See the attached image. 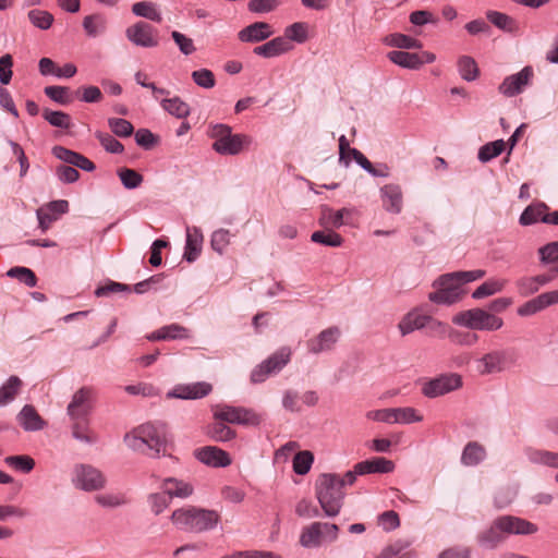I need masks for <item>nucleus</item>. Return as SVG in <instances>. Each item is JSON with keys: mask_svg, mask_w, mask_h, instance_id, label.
<instances>
[{"mask_svg": "<svg viewBox=\"0 0 558 558\" xmlns=\"http://www.w3.org/2000/svg\"><path fill=\"white\" fill-rule=\"evenodd\" d=\"M485 274V270L476 269L442 275L435 281L436 291L429 294V300L439 304H453L463 296V284L481 279Z\"/></svg>", "mask_w": 558, "mask_h": 558, "instance_id": "f257e3e1", "label": "nucleus"}, {"mask_svg": "<svg viewBox=\"0 0 558 558\" xmlns=\"http://www.w3.org/2000/svg\"><path fill=\"white\" fill-rule=\"evenodd\" d=\"M166 429L161 424H142L124 436V442L130 449L153 456L166 451Z\"/></svg>", "mask_w": 558, "mask_h": 558, "instance_id": "f03ea898", "label": "nucleus"}, {"mask_svg": "<svg viewBox=\"0 0 558 558\" xmlns=\"http://www.w3.org/2000/svg\"><path fill=\"white\" fill-rule=\"evenodd\" d=\"M170 519L182 531L201 533L213 530L219 523L220 515L215 510L187 506L175 509Z\"/></svg>", "mask_w": 558, "mask_h": 558, "instance_id": "7ed1b4c3", "label": "nucleus"}, {"mask_svg": "<svg viewBox=\"0 0 558 558\" xmlns=\"http://www.w3.org/2000/svg\"><path fill=\"white\" fill-rule=\"evenodd\" d=\"M345 480L336 474H323L316 482V497L328 517H336L342 507Z\"/></svg>", "mask_w": 558, "mask_h": 558, "instance_id": "20e7f679", "label": "nucleus"}, {"mask_svg": "<svg viewBox=\"0 0 558 558\" xmlns=\"http://www.w3.org/2000/svg\"><path fill=\"white\" fill-rule=\"evenodd\" d=\"M211 137L216 141L213 148L222 155H236L251 144V138L243 134H232L231 129L223 124L215 125Z\"/></svg>", "mask_w": 558, "mask_h": 558, "instance_id": "39448f33", "label": "nucleus"}, {"mask_svg": "<svg viewBox=\"0 0 558 558\" xmlns=\"http://www.w3.org/2000/svg\"><path fill=\"white\" fill-rule=\"evenodd\" d=\"M453 324L475 330L494 331L502 327L504 320L482 308H472L458 313Z\"/></svg>", "mask_w": 558, "mask_h": 558, "instance_id": "423d86ee", "label": "nucleus"}, {"mask_svg": "<svg viewBox=\"0 0 558 558\" xmlns=\"http://www.w3.org/2000/svg\"><path fill=\"white\" fill-rule=\"evenodd\" d=\"M475 364L480 375L501 373L513 364V354L509 349L493 350L477 359Z\"/></svg>", "mask_w": 558, "mask_h": 558, "instance_id": "0eeeda50", "label": "nucleus"}, {"mask_svg": "<svg viewBox=\"0 0 558 558\" xmlns=\"http://www.w3.org/2000/svg\"><path fill=\"white\" fill-rule=\"evenodd\" d=\"M72 483L85 492L99 490L106 485L105 475L89 464H77L73 469Z\"/></svg>", "mask_w": 558, "mask_h": 558, "instance_id": "6e6552de", "label": "nucleus"}, {"mask_svg": "<svg viewBox=\"0 0 558 558\" xmlns=\"http://www.w3.org/2000/svg\"><path fill=\"white\" fill-rule=\"evenodd\" d=\"M214 417L216 421L244 425H258L262 421V416L253 410L226 404L215 407Z\"/></svg>", "mask_w": 558, "mask_h": 558, "instance_id": "1a4fd4ad", "label": "nucleus"}, {"mask_svg": "<svg viewBox=\"0 0 558 558\" xmlns=\"http://www.w3.org/2000/svg\"><path fill=\"white\" fill-rule=\"evenodd\" d=\"M338 530L336 524L315 522L303 530L300 542L305 547L319 546L323 541L333 542Z\"/></svg>", "mask_w": 558, "mask_h": 558, "instance_id": "9d476101", "label": "nucleus"}, {"mask_svg": "<svg viewBox=\"0 0 558 558\" xmlns=\"http://www.w3.org/2000/svg\"><path fill=\"white\" fill-rule=\"evenodd\" d=\"M96 398L95 389L92 387H82L73 395L66 408L70 418L88 417L93 411Z\"/></svg>", "mask_w": 558, "mask_h": 558, "instance_id": "9b49d317", "label": "nucleus"}, {"mask_svg": "<svg viewBox=\"0 0 558 558\" xmlns=\"http://www.w3.org/2000/svg\"><path fill=\"white\" fill-rule=\"evenodd\" d=\"M126 38L136 46L154 48L159 45L158 31L150 24L140 21L125 29Z\"/></svg>", "mask_w": 558, "mask_h": 558, "instance_id": "f8f14e48", "label": "nucleus"}, {"mask_svg": "<svg viewBox=\"0 0 558 558\" xmlns=\"http://www.w3.org/2000/svg\"><path fill=\"white\" fill-rule=\"evenodd\" d=\"M461 386L462 378L460 375L446 374L425 383L422 388V392L428 398H437L451 392Z\"/></svg>", "mask_w": 558, "mask_h": 558, "instance_id": "ddd939ff", "label": "nucleus"}, {"mask_svg": "<svg viewBox=\"0 0 558 558\" xmlns=\"http://www.w3.org/2000/svg\"><path fill=\"white\" fill-rule=\"evenodd\" d=\"M519 222L521 226H531L537 222L558 225V210L549 213V207L545 203H532L523 210Z\"/></svg>", "mask_w": 558, "mask_h": 558, "instance_id": "4468645a", "label": "nucleus"}, {"mask_svg": "<svg viewBox=\"0 0 558 558\" xmlns=\"http://www.w3.org/2000/svg\"><path fill=\"white\" fill-rule=\"evenodd\" d=\"M534 72L531 66L523 68L519 73L507 76L499 85L498 90L507 97H513L530 85Z\"/></svg>", "mask_w": 558, "mask_h": 558, "instance_id": "2eb2a0df", "label": "nucleus"}, {"mask_svg": "<svg viewBox=\"0 0 558 558\" xmlns=\"http://www.w3.org/2000/svg\"><path fill=\"white\" fill-rule=\"evenodd\" d=\"M341 331L338 327H329L320 331L316 337L310 339L306 343L310 353L319 354L330 351L339 340Z\"/></svg>", "mask_w": 558, "mask_h": 558, "instance_id": "dca6fc26", "label": "nucleus"}, {"mask_svg": "<svg viewBox=\"0 0 558 558\" xmlns=\"http://www.w3.org/2000/svg\"><path fill=\"white\" fill-rule=\"evenodd\" d=\"M213 387L210 384L205 381L194 384H182L177 385L167 395L168 398L178 399H201L210 393Z\"/></svg>", "mask_w": 558, "mask_h": 558, "instance_id": "f3484780", "label": "nucleus"}, {"mask_svg": "<svg viewBox=\"0 0 558 558\" xmlns=\"http://www.w3.org/2000/svg\"><path fill=\"white\" fill-rule=\"evenodd\" d=\"M506 538L507 533L505 532L501 517L495 519L488 529L482 531L477 535V542L480 545L488 549L496 548L498 545L504 543Z\"/></svg>", "mask_w": 558, "mask_h": 558, "instance_id": "a211bd4d", "label": "nucleus"}, {"mask_svg": "<svg viewBox=\"0 0 558 558\" xmlns=\"http://www.w3.org/2000/svg\"><path fill=\"white\" fill-rule=\"evenodd\" d=\"M383 207L390 214H400L403 208V193L400 185L395 183L385 184L380 189Z\"/></svg>", "mask_w": 558, "mask_h": 558, "instance_id": "6ab92c4d", "label": "nucleus"}, {"mask_svg": "<svg viewBox=\"0 0 558 558\" xmlns=\"http://www.w3.org/2000/svg\"><path fill=\"white\" fill-rule=\"evenodd\" d=\"M557 303L558 290L545 292L521 305L518 308V314L520 316H531Z\"/></svg>", "mask_w": 558, "mask_h": 558, "instance_id": "aec40b11", "label": "nucleus"}, {"mask_svg": "<svg viewBox=\"0 0 558 558\" xmlns=\"http://www.w3.org/2000/svg\"><path fill=\"white\" fill-rule=\"evenodd\" d=\"M275 33L272 26L266 22H255L241 29L238 38L242 43H259Z\"/></svg>", "mask_w": 558, "mask_h": 558, "instance_id": "412c9836", "label": "nucleus"}, {"mask_svg": "<svg viewBox=\"0 0 558 558\" xmlns=\"http://www.w3.org/2000/svg\"><path fill=\"white\" fill-rule=\"evenodd\" d=\"M505 532L508 535H532L538 531V526L525 519L514 515H501Z\"/></svg>", "mask_w": 558, "mask_h": 558, "instance_id": "4be33fe9", "label": "nucleus"}, {"mask_svg": "<svg viewBox=\"0 0 558 558\" xmlns=\"http://www.w3.org/2000/svg\"><path fill=\"white\" fill-rule=\"evenodd\" d=\"M52 154L56 158L85 171H93L95 169L94 162L88 158L63 146H54Z\"/></svg>", "mask_w": 558, "mask_h": 558, "instance_id": "5701e85b", "label": "nucleus"}, {"mask_svg": "<svg viewBox=\"0 0 558 558\" xmlns=\"http://www.w3.org/2000/svg\"><path fill=\"white\" fill-rule=\"evenodd\" d=\"M291 43L282 36L275 37L264 45L254 48V53L264 58H274L290 51Z\"/></svg>", "mask_w": 558, "mask_h": 558, "instance_id": "b1692460", "label": "nucleus"}, {"mask_svg": "<svg viewBox=\"0 0 558 558\" xmlns=\"http://www.w3.org/2000/svg\"><path fill=\"white\" fill-rule=\"evenodd\" d=\"M196 457L203 463L215 468L231 464L229 454L218 447H204L197 451Z\"/></svg>", "mask_w": 558, "mask_h": 558, "instance_id": "393cba45", "label": "nucleus"}, {"mask_svg": "<svg viewBox=\"0 0 558 558\" xmlns=\"http://www.w3.org/2000/svg\"><path fill=\"white\" fill-rule=\"evenodd\" d=\"M204 236L202 230L197 227H186V244L184 258L192 263L202 252Z\"/></svg>", "mask_w": 558, "mask_h": 558, "instance_id": "a878e982", "label": "nucleus"}, {"mask_svg": "<svg viewBox=\"0 0 558 558\" xmlns=\"http://www.w3.org/2000/svg\"><path fill=\"white\" fill-rule=\"evenodd\" d=\"M429 322V315L421 314L418 311H411L401 318L398 328L402 336H407L414 330L425 328Z\"/></svg>", "mask_w": 558, "mask_h": 558, "instance_id": "bb28decb", "label": "nucleus"}, {"mask_svg": "<svg viewBox=\"0 0 558 558\" xmlns=\"http://www.w3.org/2000/svg\"><path fill=\"white\" fill-rule=\"evenodd\" d=\"M393 469V462L383 457H376L355 464V472L359 473V475L369 473H390Z\"/></svg>", "mask_w": 558, "mask_h": 558, "instance_id": "cd10ccee", "label": "nucleus"}, {"mask_svg": "<svg viewBox=\"0 0 558 558\" xmlns=\"http://www.w3.org/2000/svg\"><path fill=\"white\" fill-rule=\"evenodd\" d=\"M187 338H190V330L179 324L163 326L151 332L149 336H147V339L151 341L177 340Z\"/></svg>", "mask_w": 558, "mask_h": 558, "instance_id": "c85d7f7f", "label": "nucleus"}, {"mask_svg": "<svg viewBox=\"0 0 558 558\" xmlns=\"http://www.w3.org/2000/svg\"><path fill=\"white\" fill-rule=\"evenodd\" d=\"M553 280L550 275H537L533 277H522L517 282L518 292L527 296L537 292L543 286L547 284Z\"/></svg>", "mask_w": 558, "mask_h": 558, "instance_id": "c756f323", "label": "nucleus"}, {"mask_svg": "<svg viewBox=\"0 0 558 558\" xmlns=\"http://www.w3.org/2000/svg\"><path fill=\"white\" fill-rule=\"evenodd\" d=\"M161 488L163 493L172 498H187L193 494V486L186 482L174 477H167L162 481Z\"/></svg>", "mask_w": 558, "mask_h": 558, "instance_id": "7c9ffc66", "label": "nucleus"}, {"mask_svg": "<svg viewBox=\"0 0 558 558\" xmlns=\"http://www.w3.org/2000/svg\"><path fill=\"white\" fill-rule=\"evenodd\" d=\"M72 436L83 442L94 444L97 440L96 434L89 427L88 417L70 418Z\"/></svg>", "mask_w": 558, "mask_h": 558, "instance_id": "2f4dec72", "label": "nucleus"}, {"mask_svg": "<svg viewBox=\"0 0 558 558\" xmlns=\"http://www.w3.org/2000/svg\"><path fill=\"white\" fill-rule=\"evenodd\" d=\"M20 425L25 430H39L45 423L34 407L25 405L17 415Z\"/></svg>", "mask_w": 558, "mask_h": 558, "instance_id": "473e14b6", "label": "nucleus"}, {"mask_svg": "<svg viewBox=\"0 0 558 558\" xmlns=\"http://www.w3.org/2000/svg\"><path fill=\"white\" fill-rule=\"evenodd\" d=\"M486 457V449L477 441H470L463 449L461 456L462 464L473 466L482 462Z\"/></svg>", "mask_w": 558, "mask_h": 558, "instance_id": "72a5a7b5", "label": "nucleus"}, {"mask_svg": "<svg viewBox=\"0 0 558 558\" xmlns=\"http://www.w3.org/2000/svg\"><path fill=\"white\" fill-rule=\"evenodd\" d=\"M107 24L106 16L99 13L86 15L83 19V28L89 37H97L105 34Z\"/></svg>", "mask_w": 558, "mask_h": 558, "instance_id": "f704fd0d", "label": "nucleus"}, {"mask_svg": "<svg viewBox=\"0 0 558 558\" xmlns=\"http://www.w3.org/2000/svg\"><path fill=\"white\" fill-rule=\"evenodd\" d=\"M525 453L532 463L558 469V452L527 448Z\"/></svg>", "mask_w": 558, "mask_h": 558, "instance_id": "c9c22d12", "label": "nucleus"}, {"mask_svg": "<svg viewBox=\"0 0 558 558\" xmlns=\"http://www.w3.org/2000/svg\"><path fill=\"white\" fill-rule=\"evenodd\" d=\"M132 13L136 16H141L156 23H160L162 21V16L157 4L151 1L135 2L132 5Z\"/></svg>", "mask_w": 558, "mask_h": 558, "instance_id": "e433bc0d", "label": "nucleus"}, {"mask_svg": "<svg viewBox=\"0 0 558 558\" xmlns=\"http://www.w3.org/2000/svg\"><path fill=\"white\" fill-rule=\"evenodd\" d=\"M387 57L392 63H395L399 66L410 69V70L420 69V60H418L417 53H415V52L392 50V51L388 52Z\"/></svg>", "mask_w": 558, "mask_h": 558, "instance_id": "4c0bfd02", "label": "nucleus"}, {"mask_svg": "<svg viewBox=\"0 0 558 558\" xmlns=\"http://www.w3.org/2000/svg\"><path fill=\"white\" fill-rule=\"evenodd\" d=\"M22 385L23 383L17 376H11L0 387V407L7 405L8 403L12 402L19 395Z\"/></svg>", "mask_w": 558, "mask_h": 558, "instance_id": "58836bf2", "label": "nucleus"}, {"mask_svg": "<svg viewBox=\"0 0 558 558\" xmlns=\"http://www.w3.org/2000/svg\"><path fill=\"white\" fill-rule=\"evenodd\" d=\"M349 214L350 210L348 208L335 211L332 208L325 206L322 209L320 223L326 227L340 228L344 223V216Z\"/></svg>", "mask_w": 558, "mask_h": 558, "instance_id": "ea45409f", "label": "nucleus"}, {"mask_svg": "<svg viewBox=\"0 0 558 558\" xmlns=\"http://www.w3.org/2000/svg\"><path fill=\"white\" fill-rule=\"evenodd\" d=\"M291 349L288 347H282L274 354H271L264 363L267 367L272 372V374L281 371L291 359Z\"/></svg>", "mask_w": 558, "mask_h": 558, "instance_id": "a19ab883", "label": "nucleus"}, {"mask_svg": "<svg viewBox=\"0 0 558 558\" xmlns=\"http://www.w3.org/2000/svg\"><path fill=\"white\" fill-rule=\"evenodd\" d=\"M487 19L498 28L509 32L515 33L519 31L518 23L505 13H500L497 11H490L487 13Z\"/></svg>", "mask_w": 558, "mask_h": 558, "instance_id": "79ce46f5", "label": "nucleus"}, {"mask_svg": "<svg viewBox=\"0 0 558 558\" xmlns=\"http://www.w3.org/2000/svg\"><path fill=\"white\" fill-rule=\"evenodd\" d=\"M161 107L179 119L185 118L190 113L189 105L179 97L163 99L161 101Z\"/></svg>", "mask_w": 558, "mask_h": 558, "instance_id": "37998d69", "label": "nucleus"}, {"mask_svg": "<svg viewBox=\"0 0 558 558\" xmlns=\"http://www.w3.org/2000/svg\"><path fill=\"white\" fill-rule=\"evenodd\" d=\"M312 241L326 246L338 247L341 246L343 239L342 236L331 229L323 231H315L312 236Z\"/></svg>", "mask_w": 558, "mask_h": 558, "instance_id": "c03bdc74", "label": "nucleus"}, {"mask_svg": "<svg viewBox=\"0 0 558 558\" xmlns=\"http://www.w3.org/2000/svg\"><path fill=\"white\" fill-rule=\"evenodd\" d=\"M507 284L506 279H490L482 283L472 294L474 299H482L502 291Z\"/></svg>", "mask_w": 558, "mask_h": 558, "instance_id": "a18cd8bd", "label": "nucleus"}, {"mask_svg": "<svg viewBox=\"0 0 558 558\" xmlns=\"http://www.w3.org/2000/svg\"><path fill=\"white\" fill-rule=\"evenodd\" d=\"M458 69L462 78L469 82L476 80L480 73L475 60L468 56L458 60Z\"/></svg>", "mask_w": 558, "mask_h": 558, "instance_id": "49530a36", "label": "nucleus"}, {"mask_svg": "<svg viewBox=\"0 0 558 558\" xmlns=\"http://www.w3.org/2000/svg\"><path fill=\"white\" fill-rule=\"evenodd\" d=\"M307 24L304 22H295L284 29V38L287 40L296 41L299 44L305 43L307 40Z\"/></svg>", "mask_w": 558, "mask_h": 558, "instance_id": "de8ad7c7", "label": "nucleus"}, {"mask_svg": "<svg viewBox=\"0 0 558 558\" xmlns=\"http://www.w3.org/2000/svg\"><path fill=\"white\" fill-rule=\"evenodd\" d=\"M386 40L388 45L401 49H420L423 46L420 40L404 34H392Z\"/></svg>", "mask_w": 558, "mask_h": 558, "instance_id": "09e8293b", "label": "nucleus"}, {"mask_svg": "<svg viewBox=\"0 0 558 558\" xmlns=\"http://www.w3.org/2000/svg\"><path fill=\"white\" fill-rule=\"evenodd\" d=\"M314 462V454L308 451H300L293 458V471L296 474L304 475L310 472Z\"/></svg>", "mask_w": 558, "mask_h": 558, "instance_id": "8fccbe9b", "label": "nucleus"}, {"mask_svg": "<svg viewBox=\"0 0 558 558\" xmlns=\"http://www.w3.org/2000/svg\"><path fill=\"white\" fill-rule=\"evenodd\" d=\"M505 145L506 144L502 140L485 144L480 148L478 159L482 162H487L492 160L493 158L499 156L504 151Z\"/></svg>", "mask_w": 558, "mask_h": 558, "instance_id": "3c124183", "label": "nucleus"}, {"mask_svg": "<svg viewBox=\"0 0 558 558\" xmlns=\"http://www.w3.org/2000/svg\"><path fill=\"white\" fill-rule=\"evenodd\" d=\"M423 416L413 408H396L393 409V424H410L421 422Z\"/></svg>", "mask_w": 558, "mask_h": 558, "instance_id": "603ef678", "label": "nucleus"}, {"mask_svg": "<svg viewBox=\"0 0 558 558\" xmlns=\"http://www.w3.org/2000/svg\"><path fill=\"white\" fill-rule=\"evenodd\" d=\"M95 500L104 508H117L128 502L125 495L122 493L100 494L95 497Z\"/></svg>", "mask_w": 558, "mask_h": 558, "instance_id": "864d4df0", "label": "nucleus"}, {"mask_svg": "<svg viewBox=\"0 0 558 558\" xmlns=\"http://www.w3.org/2000/svg\"><path fill=\"white\" fill-rule=\"evenodd\" d=\"M28 20L34 26L40 29H48L51 27L54 19L48 11L34 9L28 12Z\"/></svg>", "mask_w": 558, "mask_h": 558, "instance_id": "5fc2aeb1", "label": "nucleus"}, {"mask_svg": "<svg viewBox=\"0 0 558 558\" xmlns=\"http://www.w3.org/2000/svg\"><path fill=\"white\" fill-rule=\"evenodd\" d=\"M8 276L17 279L29 288L37 283L35 272L26 267H13L8 271Z\"/></svg>", "mask_w": 558, "mask_h": 558, "instance_id": "6e6d98bb", "label": "nucleus"}, {"mask_svg": "<svg viewBox=\"0 0 558 558\" xmlns=\"http://www.w3.org/2000/svg\"><path fill=\"white\" fill-rule=\"evenodd\" d=\"M43 116L53 126L61 129H69L71 126V118L65 112L45 109Z\"/></svg>", "mask_w": 558, "mask_h": 558, "instance_id": "4d7b16f0", "label": "nucleus"}, {"mask_svg": "<svg viewBox=\"0 0 558 558\" xmlns=\"http://www.w3.org/2000/svg\"><path fill=\"white\" fill-rule=\"evenodd\" d=\"M210 437L216 441H228L235 435L234 430L223 424L221 421L214 423L208 430Z\"/></svg>", "mask_w": 558, "mask_h": 558, "instance_id": "13d9d810", "label": "nucleus"}, {"mask_svg": "<svg viewBox=\"0 0 558 558\" xmlns=\"http://www.w3.org/2000/svg\"><path fill=\"white\" fill-rule=\"evenodd\" d=\"M4 461L10 466L24 473H29L35 466V461L29 456H10Z\"/></svg>", "mask_w": 558, "mask_h": 558, "instance_id": "bf43d9fd", "label": "nucleus"}, {"mask_svg": "<svg viewBox=\"0 0 558 558\" xmlns=\"http://www.w3.org/2000/svg\"><path fill=\"white\" fill-rule=\"evenodd\" d=\"M171 499L163 492L154 493L148 496V505L154 514L159 515L169 507Z\"/></svg>", "mask_w": 558, "mask_h": 558, "instance_id": "052dcab7", "label": "nucleus"}, {"mask_svg": "<svg viewBox=\"0 0 558 558\" xmlns=\"http://www.w3.org/2000/svg\"><path fill=\"white\" fill-rule=\"evenodd\" d=\"M119 178L126 189H136L143 182V175L133 169L123 168L118 172Z\"/></svg>", "mask_w": 558, "mask_h": 558, "instance_id": "680f3d73", "label": "nucleus"}, {"mask_svg": "<svg viewBox=\"0 0 558 558\" xmlns=\"http://www.w3.org/2000/svg\"><path fill=\"white\" fill-rule=\"evenodd\" d=\"M45 94L53 101L60 105H68L72 101L70 97V89L63 86H47Z\"/></svg>", "mask_w": 558, "mask_h": 558, "instance_id": "e2e57ef3", "label": "nucleus"}, {"mask_svg": "<svg viewBox=\"0 0 558 558\" xmlns=\"http://www.w3.org/2000/svg\"><path fill=\"white\" fill-rule=\"evenodd\" d=\"M539 260L542 264L549 265L558 262V241L550 242L538 248Z\"/></svg>", "mask_w": 558, "mask_h": 558, "instance_id": "0e129e2a", "label": "nucleus"}, {"mask_svg": "<svg viewBox=\"0 0 558 558\" xmlns=\"http://www.w3.org/2000/svg\"><path fill=\"white\" fill-rule=\"evenodd\" d=\"M110 130L120 137H128L133 133V125L131 122L120 118H111L108 121Z\"/></svg>", "mask_w": 558, "mask_h": 558, "instance_id": "69168bd1", "label": "nucleus"}, {"mask_svg": "<svg viewBox=\"0 0 558 558\" xmlns=\"http://www.w3.org/2000/svg\"><path fill=\"white\" fill-rule=\"evenodd\" d=\"M192 78L196 85L203 88H213L216 84L214 73L208 69H201L192 72Z\"/></svg>", "mask_w": 558, "mask_h": 558, "instance_id": "338daca9", "label": "nucleus"}, {"mask_svg": "<svg viewBox=\"0 0 558 558\" xmlns=\"http://www.w3.org/2000/svg\"><path fill=\"white\" fill-rule=\"evenodd\" d=\"M230 243V232L226 229H218L213 232L210 244L213 250L218 252L219 254H222L225 248Z\"/></svg>", "mask_w": 558, "mask_h": 558, "instance_id": "774afa93", "label": "nucleus"}]
</instances>
